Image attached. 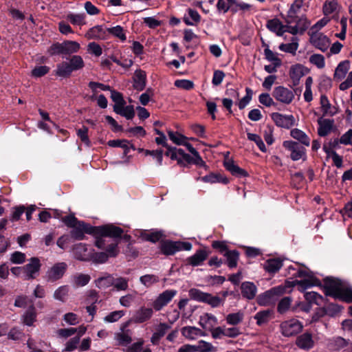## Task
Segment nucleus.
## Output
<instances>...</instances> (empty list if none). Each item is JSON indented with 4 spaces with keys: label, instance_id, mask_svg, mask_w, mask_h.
<instances>
[{
    "label": "nucleus",
    "instance_id": "obj_1",
    "mask_svg": "<svg viewBox=\"0 0 352 352\" xmlns=\"http://www.w3.org/2000/svg\"><path fill=\"white\" fill-rule=\"evenodd\" d=\"M63 222L72 228L71 236L75 240H82L85 234L96 236H108L111 238L120 237L123 233L122 228L113 225H105L102 226H91L84 221H78L74 215H69L62 219Z\"/></svg>",
    "mask_w": 352,
    "mask_h": 352
},
{
    "label": "nucleus",
    "instance_id": "obj_2",
    "mask_svg": "<svg viewBox=\"0 0 352 352\" xmlns=\"http://www.w3.org/2000/svg\"><path fill=\"white\" fill-rule=\"evenodd\" d=\"M324 290L327 296L347 302H352L351 287L338 279L326 278L324 280ZM349 312L352 316V306L349 308Z\"/></svg>",
    "mask_w": 352,
    "mask_h": 352
},
{
    "label": "nucleus",
    "instance_id": "obj_3",
    "mask_svg": "<svg viewBox=\"0 0 352 352\" xmlns=\"http://www.w3.org/2000/svg\"><path fill=\"white\" fill-rule=\"evenodd\" d=\"M294 275L301 279L288 280L286 283L289 287L297 286L298 289L300 292H304L307 289L318 285L320 283V280L315 277L314 273L308 269H300Z\"/></svg>",
    "mask_w": 352,
    "mask_h": 352
},
{
    "label": "nucleus",
    "instance_id": "obj_4",
    "mask_svg": "<svg viewBox=\"0 0 352 352\" xmlns=\"http://www.w3.org/2000/svg\"><path fill=\"white\" fill-rule=\"evenodd\" d=\"M267 28L278 36H282L285 32H288L292 34L303 32L307 28L305 20L299 19L297 24L294 25H284L278 19H273L267 21Z\"/></svg>",
    "mask_w": 352,
    "mask_h": 352
},
{
    "label": "nucleus",
    "instance_id": "obj_5",
    "mask_svg": "<svg viewBox=\"0 0 352 352\" xmlns=\"http://www.w3.org/2000/svg\"><path fill=\"white\" fill-rule=\"evenodd\" d=\"M85 63L82 58L78 55H74L69 62H62L57 65L55 74L58 76L66 78L69 76L74 71L82 69Z\"/></svg>",
    "mask_w": 352,
    "mask_h": 352
},
{
    "label": "nucleus",
    "instance_id": "obj_6",
    "mask_svg": "<svg viewBox=\"0 0 352 352\" xmlns=\"http://www.w3.org/2000/svg\"><path fill=\"white\" fill-rule=\"evenodd\" d=\"M280 327L283 336L291 337L300 333L302 330L303 325L298 320L292 318L283 322Z\"/></svg>",
    "mask_w": 352,
    "mask_h": 352
},
{
    "label": "nucleus",
    "instance_id": "obj_7",
    "mask_svg": "<svg viewBox=\"0 0 352 352\" xmlns=\"http://www.w3.org/2000/svg\"><path fill=\"white\" fill-rule=\"evenodd\" d=\"M309 35V41L312 45L322 52L327 50L330 45V40L326 35L317 30L310 31Z\"/></svg>",
    "mask_w": 352,
    "mask_h": 352
},
{
    "label": "nucleus",
    "instance_id": "obj_8",
    "mask_svg": "<svg viewBox=\"0 0 352 352\" xmlns=\"http://www.w3.org/2000/svg\"><path fill=\"white\" fill-rule=\"evenodd\" d=\"M284 292L281 287H274L265 292L257 297V302L260 305L265 306L273 303L276 297Z\"/></svg>",
    "mask_w": 352,
    "mask_h": 352
},
{
    "label": "nucleus",
    "instance_id": "obj_9",
    "mask_svg": "<svg viewBox=\"0 0 352 352\" xmlns=\"http://www.w3.org/2000/svg\"><path fill=\"white\" fill-rule=\"evenodd\" d=\"M283 146L291 152V158L294 161H297L300 159L303 160L306 158L305 148L300 146L298 143L287 140L283 143Z\"/></svg>",
    "mask_w": 352,
    "mask_h": 352
},
{
    "label": "nucleus",
    "instance_id": "obj_10",
    "mask_svg": "<svg viewBox=\"0 0 352 352\" xmlns=\"http://www.w3.org/2000/svg\"><path fill=\"white\" fill-rule=\"evenodd\" d=\"M176 294L177 291L175 289H167L161 293L153 302L154 309L161 310L172 300Z\"/></svg>",
    "mask_w": 352,
    "mask_h": 352
},
{
    "label": "nucleus",
    "instance_id": "obj_11",
    "mask_svg": "<svg viewBox=\"0 0 352 352\" xmlns=\"http://www.w3.org/2000/svg\"><path fill=\"white\" fill-rule=\"evenodd\" d=\"M272 96L278 102L287 104H290L294 98V92L283 86L275 87Z\"/></svg>",
    "mask_w": 352,
    "mask_h": 352
},
{
    "label": "nucleus",
    "instance_id": "obj_12",
    "mask_svg": "<svg viewBox=\"0 0 352 352\" xmlns=\"http://www.w3.org/2000/svg\"><path fill=\"white\" fill-rule=\"evenodd\" d=\"M67 269V263L64 262L54 264L46 273L48 281L54 282L61 278Z\"/></svg>",
    "mask_w": 352,
    "mask_h": 352
},
{
    "label": "nucleus",
    "instance_id": "obj_13",
    "mask_svg": "<svg viewBox=\"0 0 352 352\" xmlns=\"http://www.w3.org/2000/svg\"><path fill=\"white\" fill-rule=\"evenodd\" d=\"M304 0H294L291 5L289 10L287 12L286 21L287 24L296 23L297 24L299 19H303L307 22L305 19L298 18V13L302 8ZM307 24V23H306Z\"/></svg>",
    "mask_w": 352,
    "mask_h": 352
},
{
    "label": "nucleus",
    "instance_id": "obj_14",
    "mask_svg": "<svg viewBox=\"0 0 352 352\" xmlns=\"http://www.w3.org/2000/svg\"><path fill=\"white\" fill-rule=\"evenodd\" d=\"M271 118L275 124L280 127L289 129L295 124V118L292 115L273 113L271 115Z\"/></svg>",
    "mask_w": 352,
    "mask_h": 352
},
{
    "label": "nucleus",
    "instance_id": "obj_15",
    "mask_svg": "<svg viewBox=\"0 0 352 352\" xmlns=\"http://www.w3.org/2000/svg\"><path fill=\"white\" fill-rule=\"evenodd\" d=\"M165 155L172 160H176L177 164L181 166H185L186 160L188 158V154L186 153L182 148L176 147L167 146Z\"/></svg>",
    "mask_w": 352,
    "mask_h": 352
},
{
    "label": "nucleus",
    "instance_id": "obj_16",
    "mask_svg": "<svg viewBox=\"0 0 352 352\" xmlns=\"http://www.w3.org/2000/svg\"><path fill=\"white\" fill-rule=\"evenodd\" d=\"M41 267L40 261L38 258L33 257L30 262L23 267V271L26 279L34 278Z\"/></svg>",
    "mask_w": 352,
    "mask_h": 352
},
{
    "label": "nucleus",
    "instance_id": "obj_17",
    "mask_svg": "<svg viewBox=\"0 0 352 352\" xmlns=\"http://www.w3.org/2000/svg\"><path fill=\"white\" fill-rule=\"evenodd\" d=\"M182 335L188 340H195L199 337L205 336L206 333L201 329L192 326L184 327L181 329Z\"/></svg>",
    "mask_w": 352,
    "mask_h": 352
},
{
    "label": "nucleus",
    "instance_id": "obj_18",
    "mask_svg": "<svg viewBox=\"0 0 352 352\" xmlns=\"http://www.w3.org/2000/svg\"><path fill=\"white\" fill-rule=\"evenodd\" d=\"M217 323V318L211 314L205 313L199 317V324L203 329L212 330Z\"/></svg>",
    "mask_w": 352,
    "mask_h": 352
},
{
    "label": "nucleus",
    "instance_id": "obj_19",
    "mask_svg": "<svg viewBox=\"0 0 352 352\" xmlns=\"http://www.w3.org/2000/svg\"><path fill=\"white\" fill-rule=\"evenodd\" d=\"M305 75V67L300 64L292 65L289 69V76L294 85L299 84L300 78Z\"/></svg>",
    "mask_w": 352,
    "mask_h": 352
},
{
    "label": "nucleus",
    "instance_id": "obj_20",
    "mask_svg": "<svg viewBox=\"0 0 352 352\" xmlns=\"http://www.w3.org/2000/svg\"><path fill=\"white\" fill-rule=\"evenodd\" d=\"M296 344L300 349L308 350L314 347V341L311 333H305L297 338Z\"/></svg>",
    "mask_w": 352,
    "mask_h": 352
},
{
    "label": "nucleus",
    "instance_id": "obj_21",
    "mask_svg": "<svg viewBox=\"0 0 352 352\" xmlns=\"http://www.w3.org/2000/svg\"><path fill=\"white\" fill-rule=\"evenodd\" d=\"M107 32L102 25H96L90 28L85 34L88 39L104 40L106 38Z\"/></svg>",
    "mask_w": 352,
    "mask_h": 352
},
{
    "label": "nucleus",
    "instance_id": "obj_22",
    "mask_svg": "<svg viewBox=\"0 0 352 352\" xmlns=\"http://www.w3.org/2000/svg\"><path fill=\"white\" fill-rule=\"evenodd\" d=\"M146 72L137 69L133 76V87L137 91H142L146 87Z\"/></svg>",
    "mask_w": 352,
    "mask_h": 352
},
{
    "label": "nucleus",
    "instance_id": "obj_23",
    "mask_svg": "<svg viewBox=\"0 0 352 352\" xmlns=\"http://www.w3.org/2000/svg\"><path fill=\"white\" fill-rule=\"evenodd\" d=\"M96 245L100 249H106L107 253L109 256L114 257L119 252L118 248V242L111 243L107 246L105 245V240L102 238L98 239L96 241Z\"/></svg>",
    "mask_w": 352,
    "mask_h": 352
},
{
    "label": "nucleus",
    "instance_id": "obj_24",
    "mask_svg": "<svg viewBox=\"0 0 352 352\" xmlns=\"http://www.w3.org/2000/svg\"><path fill=\"white\" fill-rule=\"evenodd\" d=\"M341 6L338 0H326L322 6V12L324 16L338 14Z\"/></svg>",
    "mask_w": 352,
    "mask_h": 352
},
{
    "label": "nucleus",
    "instance_id": "obj_25",
    "mask_svg": "<svg viewBox=\"0 0 352 352\" xmlns=\"http://www.w3.org/2000/svg\"><path fill=\"white\" fill-rule=\"evenodd\" d=\"M74 256L79 260L86 261L91 257V252L84 243L76 245L73 249Z\"/></svg>",
    "mask_w": 352,
    "mask_h": 352
},
{
    "label": "nucleus",
    "instance_id": "obj_26",
    "mask_svg": "<svg viewBox=\"0 0 352 352\" xmlns=\"http://www.w3.org/2000/svg\"><path fill=\"white\" fill-rule=\"evenodd\" d=\"M242 296L249 300L253 299L257 292L256 286L252 282H244L241 284Z\"/></svg>",
    "mask_w": 352,
    "mask_h": 352
},
{
    "label": "nucleus",
    "instance_id": "obj_27",
    "mask_svg": "<svg viewBox=\"0 0 352 352\" xmlns=\"http://www.w3.org/2000/svg\"><path fill=\"white\" fill-rule=\"evenodd\" d=\"M224 166L234 176L244 177L248 175L245 170L241 168L238 165L235 164L234 161L231 160L225 161Z\"/></svg>",
    "mask_w": 352,
    "mask_h": 352
},
{
    "label": "nucleus",
    "instance_id": "obj_28",
    "mask_svg": "<svg viewBox=\"0 0 352 352\" xmlns=\"http://www.w3.org/2000/svg\"><path fill=\"white\" fill-rule=\"evenodd\" d=\"M208 253L205 250H199L188 258V263L192 266H198L208 258Z\"/></svg>",
    "mask_w": 352,
    "mask_h": 352
},
{
    "label": "nucleus",
    "instance_id": "obj_29",
    "mask_svg": "<svg viewBox=\"0 0 352 352\" xmlns=\"http://www.w3.org/2000/svg\"><path fill=\"white\" fill-rule=\"evenodd\" d=\"M283 266V262L278 258L268 259L263 264V267L266 272L270 274L277 272Z\"/></svg>",
    "mask_w": 352,
    "mask_h": 352
},
{
    "label": "nucleus",
    "instance_id": "obj_30",
    "mask_svg": "<svg viewBox=\"0 0 352 352\" xmlns=\"http://www.w3.org/2000/svg\"><path fill=\"white\" fill-rule=\"evenodd\" d=\"M318 122L319 125L318 133L320 136H326L331 132L333 124V120L320 118Z\"/></svg>",
    "mask_w": 352,
    "mask_h": 352
},
{
    "label": "nucleus",
    "instance_id": "obj_31",
    "mask_svg": "<svg viewBox=\"0 0 352 352\" xmlns=\"http://www.w3.org/2000/svg\"><path fill=\"white\" fill-rule=\"evenodd\" d=\"M244 311L239 310L237 312L230 313L226 317V323L232 326H237L244 320Z\"/></svg>",
    "mask_w": 352,
    "mask_h": 352
},
{
    "label": "nucleus",
    "instance_id": "obj_32",
    "mask_svg": "<svg viewBox=\"0 0 352 352\" xmlns=\"http://www.w3.org/2000/svg\"><path fill=\"white\" fill-rule=\"evenodd\" d=\"M114 338L120 346H127L132 341L130 330H122L120 332L116 333Z\"/></svg>",
    "mask_w": 352,
    "mask_h": 352
},
{
    "label": "nucleus",
    "instance_id": "obj_33",
    "mask_svg": "<svg viewBox=\"0 0 352 352\" xmlns=\"http://www.w3.org/2000/svg\"><path fill=\"white\" fill-rule=\"evenodd\" d=\"M153 313L152 309L142 307L136 312L134 316V320L138 323L144 322L152 317Z\"/></svg>",
    "mask_w": 352,
    "mask_h": 352
},
{
    "label": "nucleus",
    "instance_id": "obj_34",
    "mask_svg": "<svg viewBox=\"0 0 352 352\" xmlns=\"http://www.w3.org/2000/svg\"><path fill=\"white\" fill-rule=\"evenodd\" d=\"M320 103L324 116H333L336 114V111L332 107L329 99L325 95H321Z\"/></svg>",
    "mask_w": 352,
    "mask_h": 352
},
{
    "label": "nucleus",
    "instance_id": "obj_35",
    "mask_svg": "<svg viewBox=\"0 0 352 352\" xmlns=\"http://www.w3.org/2000/svg\"><path fill=\"white\" fill-rule=\"evenodd\" d=\"M350 67V63L348 60H344L340 62L334 72V78L337 80H342L348 72Z\"/></svg>",
    "mask_w": 352,
    "mask_h": 352
},
{
    "label": "nucleus",
    "instance_id": "obj_36",
    "mask_svg": "<svg viewBox=\"0 0 352 352\" xmlns=\"http://www.w3.org/2000/svg\"><path fill=\"white\" fill-rule=\"evenodd\" d=\"M273 316L272 311L270 309L260 311L254 316V319L256 320L258 325H262L268 322Z\"/></svg>",
    "mask_w": 352,
    "mask_h": 352
},
{
    "label": "nucleus",
    "instance_id": "obj_37",
    "mask_svg": "<svg viewBox=\"0 0 352 352\" xmlns=\"http://www.w3.org/2000/svg\"><path fill=\"white\" fill-rule=\"evenodd\" d=\"M161 250L163 254L166 255H172L175 252L179 251V248H177V242H173L170 241H164L161 244Z\"/></svg>",
    "mask_w": 352,
    "mask_h": 352
},
{
    "label": "nucleus",
    "instance_id": "obj_38",
    "mask_svg": "<svg viewBox=\"0 0 352 352\" xmlns=\"http://www.w3.org/2000/svg\"><path fill=\"white\" fill-rule=\"evenodd\" d=\"M108 145L111 147H121L124 149V153L127 154L129 152V149L132 148L135 150V146L130 144L129 141L122 140H113L108 142Z\"/></svg>",
    "mask_w": 352,
    "mask_h": 352
},
{
    "label": "nucleus",
    "instance_id": "obj_39",
    "mask_svg": "<svg viewBox=\"0 0 352 352\" xmlns=\"http://www.w3.org/2000/svg\"><path fill=\"white\" fill-rule=\"evenodd\" d=\"M290 135L293 138L298 140L305 146H308L310 144V139L309 138V137L306 135L305 132L298 129H292L290 131Z\"/></svg>",
    "mask_w": 352,
    "mask_h": 352
},
{
    "label": "nucleus",
    "instance_id": "obj_40",
    "mask_svg": "<svg viewBox=\"0 0 352 352\" xmlns=\"http://www.w3.org/2000/svg\"><path fill=\"white\" fill-rule=\"evenodd\" d=\"M234 3H236V0H218L217 8L219 12L223 14L226 13L228 10H231L233 12Z\"/></svg>",
    "mask_w": 352,
    "mask_h": 352
},
{
    "label": "nucleus",
    "instance_id": "obj_41",
    "mask_svg": "<svg viewBox=\"0 0 352 352\" xmlns=\"http://www.w3.org/2000/svg\"><path fill=\"white\" fill-rule=\"evenodd\" d=\"M201 16L197 10L192 9L188 10V16H184V21L188 25H194L199 22Z\"/></svg>",
    "mask_w": 352,
    "mask_h": 352
},
{
    "label": "nucleus",
    "instance_id": "obj_42",
    "mask_svg": "<svg viewBox=\"0 0 352 352\" xmlns=\"http://www.w3.org/2000/svg\"><path fill=\"white\" fill-rule=\"evenodd\" d=\"M111 98L115 103L113 105L114 111H117V109L118 110L119 108H121L122 106L126 104V102L124 100L122 94L117 91L111 90Z\"/></svg>",
    "mask_w": 352,
    "mask_h": 352
},
{
    "label": "nucleus",
    "instance_id": "obj_43",
    "mask_svg": "<svg viewBox=\"0 0 352 352\" xmlns=\"http://www.w3.org/2000/svg\"><path fill=\"white\" fill-rule=\"evenodd\" d=\"M66 19L74 25L82 26L86 23L85 14L69 13L67 15Z\"/></svg>",
    "mask_w": 352,
    "mask_h": 352
},
{
    "label": "nucleus",
    "instance_id": "obj_44",
    "mask_svg": "<svg viewBox=\"0 0 352 352\" xmlns=\"http://www.w3.org/2000/svg\"><path fill=\"white\" fill-rule=\"evenodd\" d=\"M80 48V44L74 41H65L63 42L64 54L76 53Z\"/></svg>",
    "mask_w": 352,
    "mask_h": 352
},
{
    "label": "nucleus",
    "instance_id": "obj_45",
    "mask_svg": "<svg viewBox=\"0 0 352 352\" xmlns=\"http://www.w3.org/2000/svg\"><path fill=\"white\" fill-rule=\"evenodd\" d=\"M304 296L310 305L316 304L320 305L324 300L323 297L315 292H305Z\"/></svg>",
    "mask_w": 352,
    "mask_h": 352
},
{
    "label": "nucleus",
    "instance_id": "obj_46",
    "mask_svg": "<svg viewBox=\"0 0 352 352\" xmlns=\"http://www.w3.org/2000/svg\"><path fill=\"white\" fill-rule=\"evenodd\" d=\"M195 345L197 352H216L217 348L205 340H199Z\"/></svg>",
    "mask_w": 352,
    "mask_h": 352
},
{
    "label": "nucleus",
    "instance_id": "obj_47",
    "mask_svg": "<svg viewBox=\"0 0 352 352\" xmlns=\"http://www.w3.org/2000/svg\"><path fill=\"white\" fill-rule=\"evenodd\" d=\"M332 87L331 78L326 75H321L318 79V89L320 92L327 91Z\"/></svg>",
    "mask_w": 352,
    "mask_h": 352
},
{
    "label": "nucleus",
    "instance_id": "obj_48",
    "mask_svg": "<svg viewBox=\"0 0 352 352\" xmlns=\"http://www.w3.org/2000/svg\"><path fill=\"white\" fill-rule=\"evenodd\" d=\"M309 60L311 64L314 65L319 69H322L325 67L324 56L320 54H314L311 55Z\"/></svg>",
    "mask_w": 352,
    "mask_h": 352
},
{
    "label": "nucleus",
    "instance_id": "obj_49",
    "mask_svg": "<svg viewBox=\"0 0 352 352\" xmlns=\"http://www.w3.org/2000/svg\"><path fill=\"white\" fill-rule=\"evenodd\" d=\"M115 112L128 120L132 119L135 116V111L133 105L122 106L121 108H119L118 110L117 109V111H115Z\"/></svg>",
    "mask_w": 352,
    "mask_h": 352
},
{
    "label": "nucleus",
    "instance_id": "obj_50",
    "mask_svg": "<svg viewBox=\"0 0 352 352\" xmlns=\"http://www.w3.org/2000/svg\"><path fill=\"white\" fill-rule=\"evenodd\" d=\"M298 47V43L296 39L293 38L292 42L289 43H282L279 45V50L280 51L295 54Z\"/></svg>",
    "mask_w": 352,
    "mask_h": 352
},
{
    "label": "nucleus",
    "instance_id": "obj_51",
    "mask_svg": "<svg viewBox=\"0 0 352 352\" xmlns=\"http://www.w3.org/2000/svg\"><path fill=\"white\" fill-rule=\"evenodd\" d=\"M159 277L155 274H146L140 278V283L146 287H150L153 285L158 283Z\"/></svg>",
    "mask_w": 352,
    "mask_h": 352
},
{
    "label": "nucleus",
    "instance_id": "obj_52",
    "mask_svg": "<svg viewBox=\"0 0 352 352\" xmlns=\"http://www.w3.org/2000/svg\"><path fill=\"white\" fill-rule=\"evenodd\" d=\"M36 311L34 307H31L28 309L24 315L23 316V320L25 324L28 326H32L36 320Z\"/></svg>",
    "mask_w": 352,
    "mask_h": 352
},
{
    "label": "nucleus",
    "instance_id": "obj_53",
    "mask_svg": "<svg viewBox=\"0 0 352 352\" xmlns=\"http://www.w3.org/2000/svg\"><path fill=\"white\" fill-rule=\"evenodd\" d=\"M90 276L84 274H76L73 276V282L76 287H83L90 280Z\"/></svg>",
    "mask_w": 352,
    "mask_h": 352
},
{
    "label": "nucleus",
    "instance_id": "obj_54",
    "mask_svg": "<svg viewBox=\"0 0 352 352\" xmlns=\"http://www.w3.org/2000/svg\"><path fill=\"white\" fill-rule=\"evenodd\" d=\"M69 293V287L66 285L60 286L54 293V298L61 302H65Z\"/></svg>",
    "mask_w": 352,
    "mask_h": 352
},
{
    "label": "nucleus",
    "instance_id": "obj_55",
    "mask_svg": "<svg viewBox=\"0 0 352 352\" xmlns=\"http://www.w3.org/2000/svg\"><path fill=\"white\" fill-rule=\"evenodd\" d=\"M224 300L212 294L207 293L204 302L208 304L212 307H218L223 305Z\"/></svg>",
    "mask_w": 352,
    "mask_h": 352
},
{
    "label": "nucleus",
    "instance_id": "obj_56",
    "mask_svg": "<svg viewBox=\"0 0 352 352\" xmlns=\"http://www.w3.org/2000/svg\"><path fill=\"white\" fill-rule=\"evenodd\" d=\"M168 135L170 140L177 145H182L184 144L185 140H188V138L177 132L168 131Z\"/></svg>",
    "mask_w": 352,
    "mask_h": 352
},
{
    "label": "nucleus",
    "instance_id": "obj_57",
    "mask_svg": "<svg viewBox=\"0 0 352 352\" xmlns=\"http://www.w3.org/2000/svg\"><path fill=\"white\" fill-rule=\"evenodd\" d=\"M227 258L228 265L230 267H234L237 265L239 259V252L236 250L228 251L225 254Z\"/></svg>",
    "mask_w": 352,
    "mask_h": 352
},
{
    "label": "nucleus",
    "instance_id": "obj_58",
    "mask_svg": "<svg viewBox=\"0 0 352 352\" xmlns=\"http://www.w3.org/2000/svg\"><path fill=\"white\" fill-rule=\"evenodd\" d=\"M129 279L124 277L113 278L112 285L118 291H125L128 289Z\"/></svg>",
    "mask_w": 352,
    "mask_h": 352
},
{
    "label": "nucleus",
    "instance_id": "obj_59",
    "mask_svg": "<svg viewBox=\"0 0 352 352\" xmlns=\"http://www.w3.org/2000/svg\"><path fill=\"white\" fill-rule=\"evenodd\" d=\"M186 164H193L200 167L205 166L204 161L197 151L192 153V156L188 155V158L186 160Z\"/></svg>",
    "mask_w": 352,
    "mask_h": 352
},
{
    "label": "nucleus",
    "instance_id": "obj_60",
    "mask_svg": "<svg viewBox=\"0 0 352 352\" xmlns=\"http://www.w3.org/2000/svg\"><path fill=\"white\" fill-rule=\"evenodd\" d=\"M188 294L191 299L201 302H204L207 294V293L201 292V290L195 288L190 289Z\"/></svg>",
    "mask_w": 352,
    "mask_h": 352
},
{
    "label": "nucleus",
    "instance_id": "obj_61",
    "mask_svg": "<svg viewBox=\"0 0 352 352\" xmlns=\"http://www.w3.org/2000/svg\"><path fill=\"white\" fill-rule=\"evenodd\" d=\"M96 283L99 288L105 289L112 285V283H113V278L110 275L98 278Z\"/></svg>",
    "mask_w": 352,
    "mask_h": 352
},
{
    "label": "nucleus",
    "instance_id": "obj_62",
    "mask_svg": "<svg viewBox=\"0 0 352 352\" xmlns=\"http://www.w3.org/2000/svg\"><path fill=\"white\" fill-rule=\"evenodd\" d=\"M124 315V311L122 310L114 311L109 313L104 318V321L106 322H117Z\"/></svg>",
    "mask_w": 352,
    "mask_h": 352
},
{
    "label": "nucleus",
    "instance_id": "obj_63",
    "mask_svg": "<svg viewBox=\"0 0 352 352\" xmlns=\"http://www.w3.org/2000/svg\"><path fill=\"white\" fill-rule=\"evenodd\" d=\"M247 136L248 140L253 141L256 144L257 146L261 151H266L265 145L259 135L255 133H248Z\"/></svg>",
    "mask_w": 352,
    "mask_h": 352
},
{
    "label": "nucleus",
    "instance_id": "obj_64",
    "mask_svg": "<svg viewBox=\"0 0 352 352\" xmlns=\"http://www.w3.org/2000/svg\"><path fill=\"white\" fill-rule=\"evenodd\" d=\"M264 55L268 61L277 63V65H281V60L278 57L277 54L272 52L268 47L264 50Z\"/></svg>",
    "mask_w": 352,
    "mask_h": 352
}]
</instances>
